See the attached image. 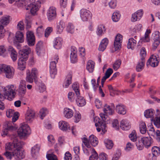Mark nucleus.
Segmentation results:
<instances>
[{
    "mask_svg": "<svg viewBox=\"0 0 160 160\" xmlns=\"http://www.w3.org/2000/svg\"><path fill=\"white\" fill-rule=\"evenodd\" d=\"M19 116V113L17 112H15L12 116V122L6 121L4 123V127L5 129L3 131V135H7L8 131L15 130L17 129V126L14 125L12 122H16L18 119Z\"/></svg>",
    "mask_w": 160,
    "mask_h": 160,
    "instance_id": "f257e3e1",
    "label": "nucleus"
},
{
    "mask_svg": "<svg viewBox=\"0 0 160 160\" xmlns=\"http://www.w3.org/2000/svg\"><path fill=\"white\" fill-rule=\"evenodd\" d=\"M152 140L149 136L141 138V139L139 140L136 143V145L138 149L139 150H142L144 146L147 148L150 147L152 143Z\"/></svg>",
    "mask_w": 160,
    "mask_h": 160,
    "instance_id": "f03ea898",
    "label": "nucleus"
},
{
    "mask_svg": "<svg viewBox=\"0 0 160 160\" xmlns=\"http://www.w3.org/2000/svg\"><path fill=\"white\" fill-rule=\"evenodd\" d=\"M2 88L5 98L9 101L12 100L16 94L14 86L12 85Z\"/></svg>",
    "mask_w": 160,
    "mask_h": 160,
    "instance_id": "7ed1b4c3",
    "label": "nucleus"
},
{
    "mask_svg": "<svg viewBox=\"0 0 160 160\" xmlns=\"http://www.w3.org/2000/svg\"><path fill=\"white\" fill-rule=\"evenodd\" d=\"M114 108L115 106L113 103H112L111 105L105 104L104 106L103 111L105 114L101 113L100 114V117L103 122H106L108 115H111L114 113Z\"/></svg>",
    "mask_w": 160,
    "mask_h": 160,
    "instance_id": "20e7f679",
    "label": "nucleus"
},
{
    "mask_svg": "<svg viewBox=\"0 0 160 160\" xmlns=\"http://www.w3.org/2000/svg\"><path fill=\"white\" fill-rule=\"evenodd\" d=\"M140 59L136 66V70L138 72L141 71L143 69L145 62V58L146 52L144 48H141L140 52Z\"/></svg>",
    "mask_w": 160,
    "mask_h": 160,
    "instance_id": "39448f33",
    "label": "nucleus"
},
{
    "mask_svg": "<svg viewBox=\"0 0 160 160\" xmlns=\"http://www.w3.org/2000/svg\"><path fill=\"white\" fill-rule=\"evenodd\" d=\"M24 144V143L20 141H18V139L15 138L13 139V142L11 143L9 142L7 143L6 144L5 149L6 151L12 150V152L14 149H16L18 147V148L21 147Z\"/></svg>",
    "mask_w": 160,
    "mask_h": 160,
    "instance_id": "423d86ee",
    "label": "nucleus"
},
{
    "mask_svg": "<svg viewBox=\"0 0 160 160\" xmlns=\"http://www.w3.org/2000/svg\"><path fill=\"white\" fill-rule=\"evenodd\" d=\"M0 70L2 72H4L6 77L8 78H12L14 74V70L9 66L5 64H0Z\"/></svg>",
    "mask_w": 160,
    "mask_h": 160,
    "instance_id": "0eeeda50",
    "label": "nucleus"
},
{
    "mask_svg": "<svg viewBox=\"0 0 160 160\" xmlns=\"http://www.w3.org/2000/svg\"><path fill=\"white\" fill-rule=\"evenodd\" d=\"M31 130L30 127L27 124L23 123L21 125L18 131V135L21 137H25L30 134Z\"/></svg>",
    "mask_w": 160,
    "mask_h": 160,
    "instance_id": "6e6552de",
    "label": "nucleus"
},
{
    "mask_svg": "<svg viewBox=\"0 0 160 160\" xmlns=\"http://www.w3.org/2000/svg\"><path fill=\"white\" fill-rule=\"evenodd\" d=\"M30 4L28 5L26 9L27 10H29L32 14L35 15L39 10L40 7V2L39 1H38L37 2H33Z\"/></svg>",
    "mask_w": 160,
    "mask_h": 160,
    "instance_id": "1a4fd4ad",
    "label": "nucleus"
},
{
    "mask_svg": "<svg viewBox=\"0 0 160 160\" xmlns=\"http://www.w3.org/2000/svg\"><path fill=\"white\" fill-rule=\"evenodd\" d=\"M159 62V58L158 56L152 55L148 60L146 65L147 67L150 66L152 67H155L158 65Z\"/></svg>",
    "mask_w": 160,
    "mask_h": 160,
    "instance_id": "9d476101",
    "label": "nucleus"
},
{
    "mask_svg": "<svg viewBox=\"0 0 160 160\" xmlns=\"http://www.w3.org/2000/svg\"><path fill=\"white\" fill-rule=\"evenodd\" d=\"M26 92V82L25 80L21 81L18 90V94L19 97L22 98Z\"/></svg>",
    "mask_w": 160,
    "mask_h": 160,
    "instance_id": "9b49d317",
    "label": "nucleus"
},
{
    "mask_svg": "<svg viewBox=\"0 0 160 160\" xmlns=\"http://www.w3.org/2000/svg\"><path fill=\"white\" fill-rule=\"evenodd\" d=\"M26 40L29 46H32L35 45V37L33 32L28 31L26 33Z\"/></svg>",
    "mask_w": 160,
    "mask_h": 160,
    "instance_id": "f8f14e48",
    "label": "nucleus"
},
{
    "mask_svg": "<svg viewBox=\"0 0 160 160\" xmlns=\"http://www.w3.org/2000/svg\"><path fill=\"white\" fill-rule=\"evenodd\" d=\"M31 50L29 46L26 45L23 47L22 49L20 51L19 53L21 57H22L25 59H28V55L31 52Z\"/></svg>",
    "mask_w": 160,
    "mask_h": 160,
    "instance_id": "ddd939ff",
    "label": "nucleus"
},
{
    "mask_svg": "<svg viewBox=\"0 0 160 160\" xmlns=\"http://www.w3.org/2000/svg\"><path fill=\"white\" fill-rule=\"evenodd\" d=\"M80 17L83 21H87L91 17L90 12L85 9H82L80 11Z\"/></svg>",
    "mask_w": 160,
    "mask_h": 160,
    "instance_id": "4468645a",
    "label": "nucleus"
},
{
    "mask_svg": "<svg viewBox=\"0 0 160 160\" xmlns=\"http://www.w3.org/2000/svg\"><path fill=\"white\" fill-rule=\"evenodd\" d=\"M22 146L18 148L14 149L13 152V156L14 158L17 160H20L24 158L25 155L24 153L20 151V149Z\"/></svg>",
    "mask_w": 160,
    "mask_h": 160,
    "instance_id": "2eb2a0df",
    "label": "nucleus"
},
{
    "mask_svg": "<svg viewBox=\"0 0 160 160\" xmlns=\"http://www.w3.org/2000/svg\"><path fill=\"white\" fill-rule=\"evenodd\" d=\"M153 34L154 42L153 44L152 48L155 50L160 43V33L159 31H156L154 32Z\"/></svg>",
    "mask_w": 160,
    "mask_h": 160,
    "instance_id": "dca6fc26",
    "label": "nucleus"
},
{
    "mask_svg": "<svg viewBox=\"0 0 160 160\" xmlns=\"http://www.w3.org/2000/svg\"><path fill=\"white\" fill-rule=\"evenodd\" d=\"M47 15L49 20L54 19L56 16V8L53 7H50L48 11Z\"/></svg>",
    "mask_w": 160,
    "mask_h": 160,
    "instance_id": "f3484780",
    "label": "nucleus"
},
{
    "mask_svg": "<svg viewBox=\"0 0 160 160\" xmlns=\"http://www.w3.org/2000/svg\"><path fill=\"white\" fill-rule=\"evenodd\" d=\"M70 59L72 63H75L77 61V51L76 48L72 46L71 48Z\"/></svg>",
    "mask_w": 160,
    "mask_h": 160,
    "instance_id": "a211bd4d",
    "label": "nucleus"
},
{
    "mask_svg": "<svg viewBox=\"0 0 160 160\" xmlns=\"http://www.w3.org/2000/svg\"><path fill=\"white\" fill-rule=\"evenodd\" d=\"M143 10L142 9L139 10L132 15L131 21L135 22L139 20L143 14Z\"/></svg>",
    "mask_w": 160,
    "mask_h": 160,
    "instance_id": "6ab92c4d",
    "label": "nucleus"
},
{
    "mask_svg": "<svg viewBox=\"0 0 160 160\" xmlns=\"http://www.w3.org/2000/svg\"><path fill=\"white\" fill-rule=\"evenodd\" d=\"M35 112L32 109H28L25 115V120L28 122H31L34 117Z\"/></svg>",
    "mask_w": 160,
    "mask_h": 160,
    "instance_id": "aec40b11",
    "label": "nucleus"
},
{
    "mask_svg": "<svg viewBox=\"0 0 160 160\" xmlns=\"http://www.w3.org/2000/svg\"><path fill=\"white\" fill-rule=\"evenodd\" d=\"M56 61H52L51 62L50 65V72L52 75H55L57 73V69L56 68V64L57 63L59 58L56 57Z\"/></svg>",
    "mask_w": 160,
    "mask_h": 160,
    "instance_id": "412c9836",
    "label": "nucleus"
},
{
    "mask_svg": "<svg viewBox=\"0 0 160 160\" xmlns=\"http://www.w3.org/2000/svg\"><path fill=\"white\" fill-rule=\"evenodd\" d=\"M95 119H96V120H97V119H98V123H95V125L96 127H97L98 126H100V128H97V131L98 132H99L101 131V128H102V132H105L106 131V123H105V122H102L101 121H100V119H99V118H96Z\"/></svg>",
    "mask_w": 160,
    "mask_h": 160,
    "instance_id": "4be33fe9",
    "label": "nucleus"
},
{
    "mask_svg": "<svg viewBox=\"0 0 160 160\" xmlns=\"http://www.w3.org/2000/svg\"><path fill=\"white\" fill-rule=\"evenodd\" d=\"M58 127L61 130L63 131H69L70 130L69 124L64 121H60L58 123Z\"/></svg>",
    "mask_w": 160,
    "mask_h": 160,
    "instance_id": "5701e85b",
    "label": "nucleus"
},
{
    "mask_svg": "<svg viewBox=\"0 0 160 160\" xmlns=\"http://www.w3.org/2000/svg\"><path fill=\"white\" fill-rule=\"evenodd\" d=\"M28 59L20 57L18 60V68L20 70H23L26 68V61Z\"/></svg>",
    "mask_w": 160,
    "mask_h": 160,
    "instance_id": "b1692460",
    "label": "nucleus"
},
{
    "mask_svg": "<svg viewBox=\"0 0 160 160\" xmlns=\"http://www.w3.org/2000/svg\"><path fill=\"white\" fill-rule=\"evenodd\" d=\"M116 110L118 113L120 114H125L126 113L125 107L122 104H118L116 107Z\"/></svg>",
    "mask_w": 160,
    "mask_h": 160,
    "instance_id": "393cba45",
    "label": "nucleus"
},
{
    "mask_svg": "<svg viewBox=\"0 0 160 160\" xmlns=\"http://www.w3.org/2000/svg\"><path fill=\"white\" fill-rule=\"evenodd\" d=\"M40 146L38 144H36L33 147H32L31 151V153L32 156L36 158L39 155V151L40 150Z\"/></svg>",
    "mask_w": 160,
    "mask_h": 160,
    "instance_id": "a878e982",
    "label": "nucleus"
},
{
    "mask_svg": "<svg viewBox=\"0 0 160 160\" xmlns=\"http://www.w3.org/2000/svg\"><path fill=\"white\" fill-rule=\"evenodd\" d=\"M62 43V39L59 37H57L55 38L54 41L53 47L56 49H60L61 48Z\"/></svg>",
    "mask_w": 160,
    "mask_h": 160,
    "instance_id": "bb28decb",
    "label": "nucleus"
},
{
    "mask_svg": "<svg viewBox=\"0 0 160 160\" xmlns=\"http://www.w3.org/2000/svg\"><path fill=\"white\" fill-rule=\"evenodd\" d=\"M9 17L7 16H4L0 19V26L4 28V26L8 25L9 22Z\"/></svg>",
    "mask_w": 160,
    "mask_h": 160,
    "instance_id": "cd10ccee",
    "label": "nucleus"
},
{
    "mask_svg": "<svg viewBox=\"0 0 160 160\" xmlns=\"http://www.w3.org/2000/svg\"><path fill=\"white\" fill-rule=\"evenodd\" d=\"M8 51L10 57L13 61H16L17 58V53L13 48L11 46L8 47Z\"/></svg>",
    "mask_w": 160,
    "mask_h": 160,
    "instance_id": "c85d7f7f",
    "label": "nucleus"
},
{
    "mask_svg": "<svg viewBox=\"0 0 160 160\" xmlns=\"http://www.w3.org/2000/svg\"><path fill=\"white\" fill-rule=\"evenodd\" d=\"M120 127L123 130H127L130 128V125L126 119L122 120L121 122Z\"/></svg>",
    "mask_w": 160,
    "mask_h": 160,
    "instance_id": "c756f323",
    "label": "nucleus"
},
{
    "mask_svg": "<svg viewBox=\"0 0 160 160\" xmlns=\"http://www.w3.org/2000/svg\"><path fill=\"white\" fill-rule=\"evenodd\" d=\"M77 98L76 99V102L77 105L80 107L84 106L86 103V101L82 97L80 96V95L77 96Z\"/></svg>",
    "mask_w": 160,
    "mask_h": 160,
    "instance_id": "7c9ffc66",
    "label": "nucleus"
},
{
    "mask_svg": "<svg viewBox=\"0 0 160 160\" xmlns=\"http://www.w3.org/2000/svg\"><path fill=\"white\" fill-rule=\"evenodd\" d=\"M43 42L42 41H39L36 45V51L37 55H40L42 52L43 50Z\"/></svg>",
    "mask_w": 160,
    "mask_h": 160,
    "instance_id": "2f4dec72",
    "label": "nucleus"
},
{
    "mask_svg": "<svg viewBox=\"0 0 160 160\" xmlns=\"http://www.w3.org/2000/svg\"><path fill=\"white\" fill-rule=\"evenodd\" d=\"M137 41L133 38H131L128 40L127 48L128 49H133L136 46Z\"/></svg>",
    "mask_w": 160,
    "mask_h": 160,
    "instance_id": "473e14b6",
    "label": "nucleus"
},
{
    "mask_svg": "<svg viewBox=\"0 0 160 160\" xmlns=\"http://www.w3.org/2000/svg\"><path fill=\"white\" fill-rule=\"evenodd\" d=\"M95 63L92 60H89L87 62L86 69L89 72H92L94 69Z\"/></svg>",
    "mask_w": 160,
    "mask_h": 160,
    "instance_id": "72a5a7b5",
    "label": "nucleus"
},
{
    "mask_svg": "<svg viewBox=\"0 0 160 160\" xmlns=\"http://www.w3.org/2000/svg\"><path fill=\"white\" fill-rule=\"evenodd\" d=\"M72 110L69 108H65L64 109V114L65 117L67 118H70L73 115Z\"/></svg>",
    "mask_w": 160,
    "mask_h": 160,
    "instance_id": "f704fd0d",
    "label": "nucleus"
},
{
    "mask_svg": "<svg viewBox=\"0 0 160 160\" xmlns=\"http://www.w3.org/2000/svg\"><path fill=\"white\" fill-rule=\"evenodd\" d=\"M89 143H91L92 146L95 147L98 143V138L94 135H92L89 137Z\"/></svg>",
    "mask_w": 160,
    "mask_h": 160,
    "instance_id": "c9c22d12",
    "label": "nucleus"
},
{
    "mask_svg": "<svg viewBox=\"0 0 160 160\" xmlns=\"http://www.w3.org/2000/svg\"><path fill=\"white\" fill-rule=\"evenodd\" d=\"M65 23L61 21L58 24L57 27V33L58 34H61L62 32L65 27Z\"/></svg>",
    "mask_w": 160,
    "mask_h": 160,
    "instance_id": "e433bc0d",
    "label": "nucleus"
},
{
    "mask_svg": "<svg viewBox=\"0 0 160 160\" xmlns=\"http://www.w3.org/2000/svg\"><path fill=\"white\" fill-rule=\"evenodd\" d=\"M35 82L38 87V91L40 92H43L45 91L46 87L44 84L42 82H38L35 81Z\"/></svg>",
    "mask_w": 160,
    "mask_h": 160,
    "instance_id": "4c0bfd02",
    "label": "nucleus"
},
{
    "mask_svg": "<svg viewBox=\"0 0 160 160\" xmlns=\"http://www.w3.org/2000/svg\"><path fill=\"white\" fill-rule=\"evenodd\" d=\"M17 41L19 42H22L24 41L23 34L20 31L17 32L15 36Z\"/></svg>",
    "mask_w": 160,
    "mask_h": 160,
    "instance_id": "58836bf2",
    "label": "nucleus"
},
{
    "mask_svg": "<svg viewBox=\"0 0 160 160\" xmlns=\"http://www.w3.org/2000/svg\"><path fill=\"white\" fill-rule=\"evenodd\" d=\"M36 78L31 73V71L29 70H28L27 71V77L26 80L27 81L29 82H33V80L35 79Z\"/></svg>",
    "mask_w": 160,
    "mask_h": 160,
    "instance_id": "ea45409f",
    "label": "nucleus"
},
{
    "mask_svg": "<svg viewBox=\"0 0 160 160\" xmlns=\"http://www.w3.org/2000/svg\"><path fill=\"white\" fill-rule=\"evenodd\" d=\"M105 26L102 25H99L97 29V33L98 35H101L106 32Z\"/></svg>",
    "mask_w": 160,
    "mask_h": 160,
    "instance_id": "a19ab883",
    "label": "nucleus"
},
{
    "mask_svg": "<svg viewBox=\"0 0 160 160\" xmlns=\"http://www.w3.org/2000/svg\"><path fill=\"white\" fill-rule=\"evenodd\" d=\"M121 15L118 11H117L114 12L112 16V19L114 22L118 21L120 18Z\"/></svg>",
    "mask_w": 160,
    "mask_h": 160,
    "instance_id": "79ce46f5",
    "label": "nucleus"
},
{
    "mask_svg": "<svg viewBox=\"0 0 160 160\" xmlns=\"http://www.w3.org/2000/svg\"><path fill=\"white\" fill-rule=\"evenodd\" d=\"M154 110L150 109L146 110L144 112V116L147 118H152L153 115Z\"/></svg>",
    "mask_w": 160,
    "mask_h": 160,
    "instance_id": "37998d69",
    "label": "nucleus"
},
{
    "mask_svg": "<svg viewBox=\"0 0 160 160\" xmlns=\"http://www.w3.org/2000/svg\"><path fill=\"white\" fill-rule=\"evenodd\" d=\"M90 150L92 152V154L89 157V160H95L97 159L98 158V154L93 148H90Z\"/></svg>",
    "mask_w": 160,
    "mask_h": 160,
    "instance_id": "c03bdc74",
    "label": "nucleus"
},
{
    "mask_svg": "<svg viewBox=\"0 0 160 160\" xmlns=\"http://www.w3.org/2000/svg\"><path fill=\"white\" fill-rule=\"evenodd\" d=\"M72 76V74L70 73L68 74L67 75L66 79V81L64 83L66 88H68L69 85L71 83Z\"/></svg>",
    "mask_w": 160,
    "mask_h": 160,
    "instance_id": "a18cd8bd",
    "label": "nucleus"
},
{
    "mask_svg": "<svg viewBox=\"0 0 160 160\" xmlns=\"http://www.w3.org/2000/svg\"><path fill=\"white\" fill-rule=\"evenodd\" d=\"M104 142L106 147L108 149H111L113 145L112 141L108 139H105Z\"/></svg>",
    "mask_w": 160,
    "mask_h": 160,
    "instance_id": "49530a36",
    "label": "nucleus"
},
{
    "mask_svg": "<svg viewBox=\"0 0 160 160\" xmlns=\"http://www.w3.org/2000/svg\"><path fill=\"white\" fill-rule=\"evenodd\" d=\"M139 129L140 132L142 134H145L147 131L146 126L144 122H141L139 125Z\"/></svg>",
    "mask_w": 160,
    "mask_h": 160,
    "instance_id": "de8ad7c7",
    "label": "nucleus"
},
{
    "mask_svg": "<svg viewBox=\"0 0 160 160\" xmlns=\"http://www.w3.org/2000/svg\"><path fill=\"white\" fill-rule=\"evenodd\" d=\"M72 87L73 90L76 93V95L77 96L79 95L80 93L78 84L76 83H74L72 85Z\"/></svg>",
    "mask_w": 160,
    "mask_h": 160,
    "instance_id": "09e8293b",
    "label": "nucleus"
},
{
    "mask_svg": "<svg viewBox=\"0 0 160 160\" xmlns=\"http://www.w3.org/2000/svg\"><path fill=\"white\" fill-rule=\"evenodd\" d=\"M75 28L73 25L71 23H69L67 28V32L71 33H73L75 31Z\"/></svg>",
    "mask_w": 160,
    "mask_h": 160,
    "instance_id": "8fccbe9b",
    "label": "nucleus"
},
{
    "mask_svg": "<svg viewBox=\"0 0 160 160\" xmlns=\"http://www.w3.org/2000/svg\"><path fill=\"white\" fill-rule=\"evenodd\" d=\"M121 64V61L120 59H118L116 60L113 65V69L115 70H117L120 67Z\"/></svg>",
    "mask_w": 160,
    "mask_h": 160,
    "instance_id": "3c124183",
    "label": "nucleus"
},
{
    "mask_svg": "<svg viewBox=\"0 0 160 160\" xmlns=\"http://www.w3.org/2000/svg\"><path fill=\"white\" fill-rule=\"evenodd\" d=\"M152 151L153 156H156L160 154V149L158 147H153L152 149Z\"/></svg>",
    "mask_w": 160,
    "mask_h": 160,
    "instance_id": "603ef678",
    "label": "nucleus"
},
{
    "mask_svg": "<svg viewBox=\"0 0 160 160\" xmlns=\"http://www.w3.org/2000/svg\"><path fill=\"white\" fill-rule=\"evenodd\" d=\"M130 139L132 142H135L137 139V134L135 130H133L129 135Z\"/></svg>",
    "mask_w": 160,
    "mask_h": 160,
    "instance_id": "864d4df0",
    "label": "nucleus"
},
{
    "mask_svg": "<svg viewBox=\"0 0 160 160\" xmlns=\"http://www.w3.org/2000/svg\"><path fill=\"white\" fill-rule=\"evenodd\" d=\"M117 0H111L108 3V5L110 8L114 9L117 6Z\"/></svg>",
    "mask_w": 160,
    "mask_h": 160,
    "instance_id": "5fc2aeb1",
    "label": "nucleus"
},
{
    "mask_svg": "<svg viewBox=\"0 0 160 160\" xmlns=\"http://www.w3.org/2000/svg\"><path fill=\"white\" fill-rule=\"evenodd\" d=\"M47 112V109L46 108H42L40 110L39 113L41 116L40 118L41 119H43V118L46 116Z\"/></svg>",
    "mask_w": 160,
    "mask_h": 160,
    "instance_id": "6e6d98bb",
    "label": "nucleus"
},
{
    "mask_svg": "<svg viewBox=\"0 0 160 160\" xmlns=\"http://www.w3.org/2000/svg\"><path fill=\"white\" fill-rule=\"evenodd\" d=\"M17 28L18 30L20 31L23 30L24 28V25L23 22L22 21L19 22L17 25Z\"/></svg>",
    "mask_w": 160,
    "mask_h": 160,
    "instance_id": "4d7b16f0",
    "label": "nucleus"
},
{
    "mask_svg": "<svg viewBox=\"0 0 160 160\" xmlns=\"http://www.w3.org/2000/svg\"><path fill=\"white\" fill-rule=\"evenodd\" d=\"M68 98L70 102L74 101L75 98L74 92H69L68 94Z\"/></svg>",
    "mask_w": 160,
    "mask_h": 160,
    "instance_id": "13d9d810",
    "label": "nucleus"
},
{
    "mask_svg": "<svg viewBox=\"0 0 160 160\" xmlns=\"http://www.w3.org/2000/svg\"><path fill=\"white\" fill-rule=\"evenodd\" d=\"M82 139V142L85 145L87 148L89 149L90 148L91 146L89 144V140H88V139L86 137H84Z\"/></svg>",
    "mask_w": 160,
    "mask_h": 160,
    "instance_id": "bf43d9fd",
    "label": "nucleus"
},
{
    "mask_svg": "<svg viewBox=\"0 0 160 160\" xmlns=\"http://www.w3.org/2000/svg\"><path fill=\"white\" fill-rule=\"evenodd\" d=\"M15 4L18 7H22L25 5V0H18L16 1Z\"/></svg>",
    "mask_w": 160,
    "mask_h": 160,
    "instance_id": "052dcab7",
    "label": "nucleus"
},
{
    "mask_svg": "<svg viewBox=\"0 0 160 160\" xmlns=\"http://www.w3.org/2000/svg\"><path fill=\"white\" fill-rule=\"evenodd\" d=\"M46 157L48 160H58L57 156L53 154H47Z\"/></svg>",
    "mask_w": 160,
    "mask_h": 160,
    "instance_id": "680f3d73",
    "label": "nucleus"
},
{
    "mask_svg": "<svg viewBox=\"0 0 160 160\" xmlns=\"http://www.w3.org/2000/svg\"><path fill=\"white\" fill-rule=\"evenodd\" d=\"M112 125L113 127L116 129H119V124L117 119H115L113 120Z\"/></svg>",
    "mask_w": 160,
    "mask_h": 160,
    "instance_id": "e2e57ef3",
    "label": "nucleus"
},
{
    "mask_svg": "<svg viewBox=\"0 0 160 160\" xmlns=\"http://www.w3.org/2000/svg\"><path fill=\"white\" fill-rule=\"evenodd\" d=\"M52 27H48L46 29L45 32V36L48 37L51 32L52 31Z\"/></svg>",
    "mask_w": 160,
    "mask_h": 160,
    "instance_id": "0e129e2a",
    "label": "nucleus"
},
{
    "mask_svg": "<svg viewBox=\"0 0 160 160\" xmlns=\"http://www.w3.org/2000/svg\"><path fill=\"white\" fill-rule=\"evenodd\" d=\"M4 155L7 159L11 160L12 157H13V152L11 153V152H8V151H6L4 153Z\"/></svg>",
    "mask_w": 160,
    "mask_h": 160,
    "instance_id": "69168bd1",
    "label": "nucleus"
},
{
    "mask_svg": "<svg viewBox=\"0 0 160 160\" xmlns=\"http://www.w3.org/2000/svg\"><path fill=\"white\" fill-rule=\"evenodd\" d=\"M14 113L15 112L13 110L9 109L7 111L6 114L7 117L10 118L12 116Z\"/></svg>",
    "mask_w": 160,
    "mask_h": 160,
    "instance_id": "338daca9",
    "label": "nucleus"
},
{
    "mask_svg": "<svg viewBox=\"0 0 160 160\" xmlns=\"http://www.w3.org/2000/svg\"><path fill=\"white\" fill-rule=\"evenodd\" d=\"M74 117L75 122H78L81 119V115L79 112H76Z\"/></svg>",
    "mask_w": 160,
    "mask_h": 160,
    "instance_id": "774afa93",
    "label": "nucleus"
}]
</instances>
